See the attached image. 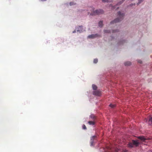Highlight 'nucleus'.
I'll list each match as a JSON object with an SVG mask.
<instances>
[{"instance_id":"1a4fd4ad","label":"nucleus","mask_w":152,"mask_h":152,"mask_svg":"<svg viewBox=\"0 0 152 152\" xmlns=\"http://www.w3.org/2000/svg\"><path fill=\"white\" fill-rule=\"evenodd\" d=\"M149 124L152 125V117L150 118L149 120Z\"/></svg>"},{"instance_id":"4468645a","label":"nucleus","mask_w":152,"mask_h":152,"mask_svg":"<svg viewBox=\"0 0 152 152\" xmlns=\"http://www.w3.org/2000/svg\"><path fill=\"white\" fill-rule=\"evenodd\" d=\"M112 0H102V1L103 2H111Z\"/></svg>"},{"instance_id":"0eeeda50","label":"nucleus","mask_w":152,"mask_h":152,"mask_svg":"<svg viewBox=\"0 0 152 152\" xmlns=\"http://www.w3.org/2000/svg\"><path fill=\"white\" fill-rule=\"evenodd\" d=\"M124 64L125 66H129L131 65V63L130 61H127L124 63Z\"/></svg>"},{"instance_id":"5701e85b","label":"nucleus","mask_w":152,"mask_h":152,"mask_svg":"<svg viewBox=\"0 0 152 152\" xmlns=\"http://www.w3.org/2000/svg\"><path fill=\"white\" fill-rule=\"evenodd\" d=\"M117 31H116V30H113V33H114V32H117Z\"/></svg>"},{"instance_id":"7ed1b4c3","label":"nucleus","mask_w":152,"mask_h":152,"mask_svg":"<svg viewBox=\"0 0 152 152\" xmlns=\"http://www.w3.org/2000/svg\"><path fill=\"white\" fill-rule=\"evenodd\" d=\"M140 144L138 140H132L131 142H129L128 144V146L130 148H132L134 146L136 147L138 146Z\"/></svg>"},{"instance_id":"cd10ccee","label":"nucleus","mask_w":152,"mask_h":152,"mask_svg":"<svg viewBox=\"0 0 152 152\" xmlns=\"http://www.w3.org/2000/svg\"><path fill=\"white\" fill-rule=\"evenodd\" d=\"M123 43L121 42V43H119V44H122Z\"/></svg>"},{"instance_id":"ddd939ff","label":"nucleus","mask_w":152,"mask_h":152,"mask_svg":"<svg viewBox=\"0 0 152 152\" xmlns=\"http://www.w3.org/2000/svg\"><path fill=\"white\" fill-rule=\"evenodd\" d=\"M95 35L94 34H92L88 36V37L89 38H94L95 37Z\"/></svg>"},{"instance_id":"39448f33","label":"nucleus","mask_w":152,"mask_h":152,"mask_svg":"<svg viewBox=\"0 0 152 152\" xmlns=\"http://www.w3.org/2000/svg\"><path fill=\"white\" fill-rule=\"evenodd\" d=\"M93 94L95 96H99L101 95V91L98 90L94 91Z\"/></svg>"},{"instance_id":"dca6fc26","label":"nucleus","mask_w":152,"mask_h":152,"mask_svg":"<svg viewBox=\"0 0 152 152\" xmlns=\"http://www.w3.org/2000/svg\"><path fill=\"white\" fill-rule=\"evenodd\" d=\"M98 61V60L96 58L94 59V63L96 64L97 63Z\"/></svg>"},{"instance_id":"20e7f679","label":"nucleus","mask_w":152,"mask_h":152,"mask_svg":"<svg viewBox=\"0 0 152 152\" xmlns=\"http://www.w3.org/2000/svg\"><path fill=\"white\" fill-rule=\"evenodd\" d=\"M96 136H94L91 138L90 142L91 146H93L94 145V141L96 139Z\"/></svg>"},{"instance_id":"9d476101","label":"nucleus","mask_w":152,"mask_h":152,"mask_svg":"<svg viewBox=\"0 0 152 152\" xmlns=\"http://www.w3.org/2000/svg\"><path fill=\"white\" fill-rule=\"evenodd\" d=\"M103 25V22L102 21H101L99 22V25L100 27H102Z\"/></svg>"},{"instance_id":"f8f14e48","label":"nucleus","mask_w":152,"mask_h":152,"mask_svg":"<svg viewBox=\"0 0 152 152\" xmlns=\"http://www.w3.org/2000/svg\"><path fill=\"white\" fill-rule=\"evenodd\" d=\"M90 117L93 119V121H94L96 119L94 115H91Z\"/></svg>"},{"instance_id":"9b49d317","label":"nucleus","mask_w":152,"mask_h":152,"mask_svg":"<svg viewBox=\"0 0 152 152\" xmlns=\"http://www.w3.org/2000/svg\"><path fill=\"white\" fill-rule=\"evenodd\" d=\"M94 90H96L97 89V86L93 84L92 86Z\"/></svg>"},{"instance_id":"aec40b11","label":"nucleus","mask_w":152,"mask_h":152,"mask_svg":"<svg viewBox=\"0 0 152 152\" xmlns=\"http://www.w3.org/2000/svg\"><path fill=\"white\" fill-rule=\"evenodd\" d=\"M69 4H70V5L71 6V5H72L74 4H74V2H70Z\"/></svg>"},{"instance_id":"f03ea898","label":"nucleus","mask_w":152,"mask_h":152,"mask_svg":"<svg viewBox=\"0 0 152 152\" xmlns=\"http://www.w3.org/2000/svg\"><path fill=\"white\" fill-rule=\"evenodd\" d=\"M124 14L123 13H121L120 12H119L118 14V17L113 21L110 22L111 24L117 22H118L122 20L124 18Z\"/></svg>"},{"instance_id":"f3484780","label":"nucleus","mask_w":152,"mask_h":152,"mask_svg":"<svg viewBox=\"0 0 152 152\" xmlns=\"http://www.w3.org/2000/svg\"><path fill=\"white\" fill-rule=\"evenodd\" d=\"M109 106L111 108H114L115 107V105L110 104Z\"/></svg>"},{"instance_id":"f257e3e1","label":"nucleus","mask_w":152,"mask_h":152,"mask_svg":"<svg viewBox=\"0 0 152 152\" xmlns=\"http://www.w3.org/2000/svg\"><path fill=\"white\" fill-rule=\"evenodd\" d=\"M89 10L91 11V12H88V15H96L102 14L104 13V11L101 9H99L94 11V9L93 8L90 7L89 8Z\"/></svg>"},{"instance_id":"a878e982","label":"nucleus","mask_w":152,"mask_h":152,"mask_svg":"<svg viewBox=\"0 0 152 152\" xmlns=\"http://www.w3.org/2000/svg\"><path fill=\"white\" fill-rule=\"evenodd\" d=\"M76 32V31L75 30V31H74L73 32V33H75Z\"/></svg>"},{"instance_id":"6ab92c4d","label":"nucleus","mask_w":152,"mask_h":152,"mask_svg":"<svg viewBox=\"0 0 152 152\" xmlns=\"http://www.w3.org/2000/svg\"><path fill=\"white\" fill-rule=\"evenodd\" d=\"M83 129H86V126L84 124H83Z\"/></svg>"},{"instance_id":"2eb2a0df","label":"nucleus","mask_w":152,"mask_h":152,"mask_svg":"<svg viewBox=\"0 0 152 152\" xmlns=\"http://www.w3.org/2000/svg\"><path fill=\"white\" fill-rule=\"evenodd\" d=\"M104 32L105 33H109L110 32V31L109 30H104Z\"/></svg>"},{"instance_id":"423d86ee","label":"nucleus","mask_w":152,"mask_h":152,"mask_svg":"<svg viewBox=\"0 0 152 152\" xmlns=\"http://www.w3.org/2000/svg\"><path fill=\"white\" fill-rule=\"evenodd\" d=\"M137 138L142 142H144L146 140V139L143 136L138 137Z\"/></svg>"},{"instance_id":"4be33fe9","label":"nucleus","mask_w":152,"mask_h":152,"mask_svg":"<svg viewBox=\"0 0 152 152\" xmlns=\"http://www.w3.org/2000/svg\"><path fill=\"white\" fill-rule=\"evenodd\" d=\"M77 32H79L80 33L82 32V30H81V31H80V30H77Z\"/></svg>"},{"instance_id":"a211bd4d","label":"nucleus","mask_w":152,"mask_h":152,"mask_svg":"<svg viewBox=\"0 0 152 152\" xmlns=\"http://www.w3.org/2000/svg\"><path fill=\"white\" fill-rule=\"evenodd\" d=\"M124 1V0H122L118 2V4L119 5L121 4Z\"/></svg>"},{"instance_id":"b1692460","label":"nucleus","mask_w":152,"mask_h":152,"mask_svg":"<svg viewBox=\"0 0 152 152\" xmlns=\"http://www.w3.org/2000/svg\"><path fill=\"white\" fill-rule=\"evenodd\" d=\"M123 152H128V151L127 150H124L123 151Z\"/></svg>"},{"instance_id":"bb28decb","label":"nucleus","mask_w":152,"mask_h":152,"mask_svg":"<svg viewBox=\"0 0 152 152\" xmlns=\"http://www.w3.org/2000/svg\"><path fill=\"white\" fill-rule=\"evenodd\" d=\"M118 152V150H115V152Z\"/></svg>"},{"instance_id":"412c9836","label":"nucleus","mask_w":152,"mask_h":152,"mask_svg":"<svg viewBox=\"0 0 152 152\" xmlns=\"http://www.w3.org/2000/svg\"><path fill=\"white\" fill-rule=\"evenodd\" d=\"M138 62L140 64H142V61H141L140 60H138Z\"/></svg>"},{"instance_id":"6e6552de","label":"nucleus","mask_w":152,"mask_h":152,"mask_svg":"<svg viewBox=\"0 0 152 152\" xmlns=\"http://www.w3.org/2000/svg\"><path fill=\"white\" fill-rule=\"evenodd\" d=\"M88 123L90 125H94L95 124V122L94 121H89L88 122Z\"/></svg>"},{"instance_id":"393cba45","label":"nucleus","mask_w":152,"mask_h":152,"mask_svg":"<svg viewBox=\"0 0 152 152\" xmlns=\"http://www.w3.org/2000/svg\"><path fill=\"white\" fill-rule=\"evenodd\" d=\"M79 27L80 28H81L82 27V26H79Z\"/></svg>"}]
</instances>
